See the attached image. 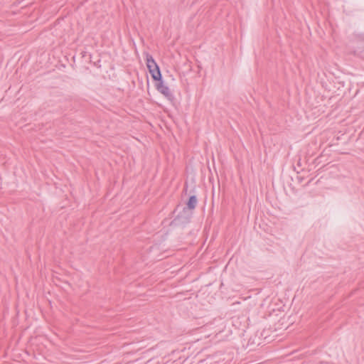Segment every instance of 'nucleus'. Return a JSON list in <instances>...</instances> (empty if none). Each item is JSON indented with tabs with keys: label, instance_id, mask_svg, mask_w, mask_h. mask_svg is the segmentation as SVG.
Masks as SVG:
<instances>
[{
	"label": "nucleus",
	"instance_id": "obj_2",
	"mask_svg": "<svg viewBox=\"0 0 364 364\" xmlns=\"http://www.w3.org/2000/svg\"><path fill=\"white\" fill-rule=\"evenodd\" d=\"M156 89L167 100L172 101L174 99V96L171 92L169 87L164 84L163 79L156 83Z\"/></svg>",
	"mask_w": 364,
	"mask_h": 364
},
{
	"label": "nucleus",
	"instance_id": "obj_3",
	"mask_svg": "<svg viewBox=\"0 0 364 364\" xmlns=\"http://www.w3.org/2000/svg\"><path fill=\"white\" fill-rule=\"evenodd\" d=\"M198 200L196 196H191L189 197L188 200L186 203L187 207L190 210H193L196 207Z\"/></svg>",
	"mask_w": 364,
	"mask_h": 364
},
{
	"label": "nucleus",
	"instance_id": "obj_1",
	"mask_svg": "<svg viewBox=\"0 0 364 364\" xmlns=\"http://www.w3.org/2000/svg\"><path fill=\"white\" fill-rule=\"evenodd\" d=\"M146 60L147 68L153 80H155L156 82L162 80V75L161 73L160 68L157 63H156V61L154 60V59L153 58L152 55L147 54Z\"/></svg>",
	"mask_w": 364,
	"mask_h": 364
}]
</instances>
